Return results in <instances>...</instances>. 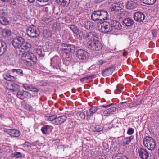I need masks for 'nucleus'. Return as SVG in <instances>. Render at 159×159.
Listing matches in <instances>:
<instances>
[{"mask_svg": "<svg viewBox=\"0 0 159 159\" xmlns=\"http://www.w3.org/2000/svg\"><path fill=\"white\" fill-rule=\"evenodd\" d=\"M81 24L82 26L87 30L93 29V23L90 21H88L87 20H83L81 21Z\"/></svg>", "mask_w": 159, "mask_h": 159, "instance_id": "f3484780", "label": "nucleus"}, {"mask_svg": "<svg viewBox=\"0 0 159 159\" xmlns=\"http://www.w3.org/2000/svg\"><path fill=\"white\" fill-rule=\"evenodd\" d=\"M113 103H111L109 105H103L102 106V107L104 108H107L109 107H110L111 106H112Z\"/></svg>", "mask_w": 159, "mask_h": 159, "instance_id": "09e8293b", "label": "nucleus"}, {"mask_svg": "<svg viewBox=\"0 0 159 159\" xmlns=\"http://www.w3.org/2000/svg\"><path fill=\"white\" fill-rule=\"evenodd\" d=\"M153 36L154 37H156L157 34V32L156 30H153L151 31Z\"/></svg>", "mask_w": 159, "mask_h": 159, "instance_id": "c03bdc74", "label": "nucleus"}, {"mask_svg": "<svg viewBox=\"0 0 159 159\" xmlns=\"http://www.w3.org/2000/svg\"><path fill=\"white\" fill-rule=\"evenodd\" d=\"M30 90L31 91V92H34L35 93H37L39 91V90L37 88L35 87L31 88V89Z\"/></svg>", "mask_w": 159, "mask_h": 159, "instance_id": "a18cd8bd", "label": "nucleus"}, {"mask_svg": "<svg viewBox=\"0 0 159 159\" xmlns=\"http://www.w3.org/2000/svg\"><path fill=\"white\" fill-rule=\"evenodd\" d=\"M123 7L121 2H118L113 3L111 6L110 9L112 11L117 12L121 10Z\"/></svg>", "mask_w": 159, "mask_h": 159, "instance_id": "4468645a", "label": "nucleus"}, {"mask_svg": "<svg viewBox=\"0 0 159 159\" xmlns=\"http://www.w3.org/2000/svg\"><path fill=\"white\" fill-rule=\"evenodd\" d=\"M1 117V116L0 115V117Z\"/></svg>", "mask_w": 159, "mask_h": 159, "instance_id": "774afa93", "label": "nucleus"}, {"mask_svg": "<svg viewBox=\"0 0 159 159\" xmlns=\"http://www.w3.org/2000/svg\"><path fill=\"white\" fill-rule=\"evenodd\" d=\"M95 32L94 31H92L89 33H85L83 31H80L78 32V33L81 39L87 40H89L93 36Z\"/></svg>", "mask_w": 159, "mask_h": 159, "instance_id": "9b49d317", "label": "nucleus"}, {"mask_svg": "<svg viewBox=\"0 0 159 159\" xmlns=\"http://www.w3.org/2000/svg\"><path fill=\"white\" fill-rule=\"evenodd\" d=\"M37 141H36L37 142ZM37 143V142H34L32 143V144L33 146H35L36 145V143Z\"/></svg>", "mask_w": 159, "mask_h": 159, "instance_id": "13d9d810", "label": "nucleus"}, {"mask_svg": "<svg viewBox=\"0 0 159 159\" xmlns=\"http://www.w3.org/2000/svg\"><path fill=\"white\" fill-rule=\"evenodd\" d=\"M138 153L141 159H148L149 157V153L148 150L143 148L138 149Z\"/></svg>", "mask_w": 159, "mask_h": 159, "instance_id": "1a4fd4ad", "label": "nucleus"}, {"mask_svg": "<svg viewBox=\"0 0 159 159\" xmlns=\"http://www.w3.org/2000/svg\"><path fill=\"white\" fill-rule=\"evenodd\" d=\"M143 143L146 146H147L148 149L152 150L154 149L156 143L155 141L152 138L148 137L144 139Z\"/></svg>", "mask_w": 159, "mask_h": 159, "instance_id": "39448f33", "label": "nucleus"}, {"mask_svg": "<svg viewBox=\"0 0 159 159\" xmlns=\"http://www.w3.org/2000/svg\"><path fill=\"white\" fill-rule=\"evenodd\" d=\"M134 132V129L131 128H129L127 132L128 135H131L133 134Z\"/></svg>", "mask_w": 159, "mask_h": 159, "instance_id": "58836bf2", "label": "nucleus"}, {"mask_svg": "<svg viewBox=\"0 0 159 159\" xmlns=\"http://www.w3.org/2000/svg\"><path fill=\"white\" fill-rule=\"evenodd\" d=\"M0 23L3 25H7L9 24V21L4 16L0 17Z\"/></svg>", "mask_w": 159, "mask_h": 159, "instance_id": "7c9ffc66", "label": "nucleus"}, {"mask_svg": "<svg viewBox=\"0 0 159 159\" xmlns=\"http://www.w3.org/2000/svg\"><path fill=\"white\" fill-rule=\"evenodd\" d=\"M145 17L144 14L140 12H137L134 15V17L135 20L139 22H143Z\"/></svg>", "mask_w": 159, "mask_h": 159, "instance_id": "2eb2a0df", "label": "nucleus"}, {"mask_svg": "<svg viewBox=\"0 0 159 159\" xmlns=\"http://www.w3.org/2000/svg\"><path fill=\"white\" fill-rule=\"evenodd\" d=\"M79 116H80V117L82 119H84L85 118V115L84 113L83 112H80L79 114Z\"/></svg>", "mask_w": 159, "mask_h": 159, "instance_id": "a19ab883", "label": "nucleus"}, {"mask_svg": "<svg viewBox=\"0 0 159 159\" xmlns=\"http://www.w3.org/2000/svg\"><path fill=\"white\" fill-rule=\"evenodd\" d=\"M7 46L6 43L0 40V56L6 52Z\"/></svg>", "mask_w": 159, "mask_h": 159, "instance_id": "a211bd4d", "label": "nucleus"}, {"mask_svg": "<svg viewBox=\"0 0 159 159\" xmlns=\"http://www.w3.org/2000/svg\"><path fill=\"white\" fill-rule=\"evenodd\" d=\"M137 6V3L134 1L130 0L129 1L127 4L126 7L128 9H133L135 8Z\"/></svg>", "mask_w": 159, "mask_h": 159, "instance_id": "aec40b11", "label": "nucleus"}, {"mask_svg": "<svg viewBox=\"0 0 159 159\" xmlns=\"http://www.w3.org/2000/svg\"><path fill=\"white\" fill-rule=\"evenodd\" d=\"M20 134L18 130L15 129H11V136L14 137H18Z\"/></svg>", "mask_w": 159, "mask_h": 159, "instance_id": "393cba45", "label": "nucleus"}, {"mask_svg": "<svg viewBox=\"0 0 159 159\" xmlns=\"http://www.w3.org/2000/svg\"><path fill=\"white\" fill-rule=\"evenodd\" d=\"M36 53L40 57H43L45 56L44 53H43L42 51L40 49H37L36 50Z\"/></svg>", "mask_w": 159, "mask_h": 159, "instance_id": "473e14b6", "label": "nucleus"}, {"mask_svg": "<svg viewBox=\"0 0 159 159\" xmlns=\"http://www.w3.org/2000/svg\"><path fill=\"white\" fill-rule=\"evenodd\" d=\"M52 63L55 66H59L60 64V59L58 56L53 57L51 60Z\"/></svg>", "mask_w": 159, "mask_h": 159, "instance_id": "412c9836", "label": "nucleus"}, {"mask_svg": "<svg viewBox=\"0 0 159 159\" xmlns=\"http://www.w3.org/2000/svg\"><path fill=\"white\" fill-rule=\"evenodd\" d=\"M55 7H54V8H53V12H54V13H55V12H54V11H55Z\"/></svg>", "mask_w": 159, "mask_h": 159, "instance_id": "e2e57ef3", "label": "nucleus"}, {"mask_svg": "<svg viewBox=\"0 0 159 159\" xmlns=\"http://www.w3.org/2000/svg\"><path fill=\"white\" fill-rule=\"evenodd\" d=\"M124 25L127 26H130L134 24V21L129 18L125 19L123 21Z\"/></svg>", "mask_w": 159, "mask_h": 159, "instance_id": "4be33fe9", "label": "nucleus"}, {"mask_svg": "<svg viewBox=\"0 0 159 159\" xmlns=\"http://www.w3.org/2000/svg\"><path fill=\"white\" fill-rule=\"evenodd\" d=\"M31 44L28 43L25 41L20 46L21 48L24 50H29L31 48Z\"/></svg>", "mask_w": 159, "mask_h": 159, "instance_id": "c85d7f7f", "label": "nucleus"}, {"mask_svg": "<svg viewBox=\"0 0 159 159\" xmlns=\"http://www.w3.org/2000/svg\"><path fill=\"white\" fill-rule=\"evenodd\" d=\"M27 35L32 38H36L39 35V32L37 28L33 26L27 29Z\"/></svg>", "mask_w": 159, "mask_h": 159, "instance_id": "0eeeda50", "label": "nucleus"}, {"mask_svg": "<svg viewBox=\"0 0 159 159\" xmlns=\"http://www.w3.org/2000/svg\"><path fill=\"white\" fill-rule=\"evenodd\" d=\"M98 109L97 107L95 106L91 107L89 110V114L88 113L87 116H93Z\"/></svg>", "mask_w": 159, "mask_h": 159, "instance_id": "bb28decb", "label": "nucleus"}, {"mask_svg": "<svg viewBox=\"0 0 159 159\" xmlns=\"http://www.w3.org/2000/svg\"><path fill=\"white\" fill-rule=\"evenodd\" d=\"M103 128L100 125H96L95 128V132H99L103 130Z\"/></svg>", "mask_w": 159, "mask_h": 159, "instance_id": "c9c22d12", "label": "nucleus"}, {"mask_svg": "<svg viewBox=\"0 0 159 159\" xmlns=\"http://www.w3.org/2000/svg\"><path fill=\"white\" fill-rule=\"evenodd\" d=\"M19 86L17 84L13 83L11 84V90L13 92H15L14 94H16V93L18 92V90L19 89Z\"/></svg>", "mask_w": 159, "mask_h": 159, "instance_id": "b1692460", "label": "nucleus"}, {"mask_svg": "<svg viewBox=\"0 0 159 159\" xmlns=\"http://www.w3.org/2000/svg\"><path fill=\"white\" fill-rule=\"evenodd\" d=\"M12 72H15L16 74L22 75L23 72L22 70L20 69H13L12 70Z\"/></svg>", "mask_w": 159, "mask_h": 159, "instance_id": "72a5a7b5", "label": "nucleus"}, {"mask_svg": "<svg viewBox=\"0 0 159 159\" xmlns=\"http://www.w3.org/2000/svg\"><path fill=\"white\" fill-rule=\"evenodd\" d=\"M87 52L82 49L78 50L76 52V55L77 57L80 60H84L87 57Z\"/></svg>", "mask_w": 159, "mask_h": 159, "instance_id": "dca6fc26", "label": "nucleus"}, {"mask_svg": "<svg viewBox=\"0 0 159 159\" xmlns=\"http://www.w3.org/2000/svg\"><path fill=\"white\" fill-rule=\"evenodd\" d=\"M112 107L103 111V114L105 116H109L113 114L116 110V104H113Z\"/></svg>", "mask_w": 159, "mask_h": 159, "instance_id": "f8f14e48", "label": "nucleus"}, {"mask_svg": "<svg viewBox=\"0 0 159 159\" xmlns=\"http://www.w3.org/2000/svg\"><path fill=\"white\" fill-rule=\"evenodd\" d=\"M156 0H140L143 3L148 5H153L156 2Z\"/></svg>", "mask_w": 159, "mask_h": 159, "instance_id": "c756f323", "label": "nucleus"}, {"mask_svg": "<svg viewBox=\"0 0 159 159\" xmlns=\"http://www.w3.org/2000/svg\"><path fill=\"white\" fill-rule=\"evenodd\" d=\"M98 27L102 32L105 33L110 32L113 29L111 26V24L107 22H105L102 24H100Z\"/></svg>", "mask_w": 159, "mask_h": 159, "instance_id": "423d86ee", "label": "nucleus"}, {"mask_svg": "<svg viewBox=\"0 0 159 159\" xmlns=\"http://www.w3.org/2000/svg\"><path fill=\"white\" fill-rule=\"evenodd\" d=\"M3 77L4 79L6 80L10 81V74L7 73L3 75Z\"/></svg>", "mask_w": 159, "mask_h": 159, "instance_id": "4c0bfd02", "label": "nucleus"}, {"mask_svg": "<svg viewBox=\"0 0 159 159\" xmlns=\"http://www.w3.org/2000/svg\"><path fill=\"white\" fill-rule=\"evenodd\" d=\"M3 33L5 34L7 36H10V30L8 29L5 30L3 31Z\"/></svg>", "mask_w": 159, "mask_h": 159, "instance_id": "37998d69", "label": "nucleus"}, {"mask_svg": "<svg viewBox=\"0 0 159 159\" xmlns=\"http://www.w3.org/2000/svg\"><path fill=\"white\" fill-rule=\"evenodd\" d=\"M61 48L62 50L66 54L67 56L69 57V58L70 53L73 52L75 50V47L74 45L66 43L62 44ZM67 58L68 57H67Z\"/></svg>", "mask_w": 159, "mask_h": 159, "instance_id": "20e7f679", "label": "nucleus"}, {"mask_svg": "<svg viewBox=\"0 0 159 159\" xmlns=\"http://www.w3.org/2000/svg\"><path fill=\"white\" fill-rule=\"evenodd\" d=\"M38 1L41 2H47L49 0H37Z\"/></svg>", "mask_w": 159, "mask_h": 159, "instance_id": "864d4df0", "label": "nucleus"}, {"mask_svg": "<svg viewBox=\"0 0 159 159\" xmlns=\"http://www.w3.org/2000/svg\"><path fill=\"white\" fill-rule=\"evenodd\" d=\"M16 2L15 1H11V7H12L14 9L16 8Z\"/></svg>", "mask_w": 159, "mask_h": 159, "instance_id": "ea45409f", "label": "nucleus"}, {"mask_svg": "<svg viewBox=\"0 0 159 159\" xmlns=\"http://www.w3.org/2000/svg\"><path fill=\"white\" fill-rule=\"evenodd\" d=\"M56 0V2H57L58 3H61V1H60V0Z\"/></svg>", "mask_w": 159, "mask_h": 159, "instance_id": "bf43d9fd", "label": "nucleus"}, {"mask_svg": "<svg viewBox=\"0 0 159 159\" xmlns=\"http://www.w3.org/2000/svg\"><path fill=\"white\" fill-rule=\"evenodd\" d=\"M87 46L89 49L94 51H99L102 49V45L99 41L98 35L96 32L88 41Z\"/></svg>", "mask_w": 159, "mask_h": 159, "instance_id": "f257e3e1", "label": "nucleus"}, {"mask_svg": "<svg viewBox=\"0 0 159 159\" xmlns=\"http://www.w3.org/2000/svg\"><path fill=\"white\" fill-rule=\"evenodd\" d=\"M111 26L113 29L112 30L114 31L117 32L120 30L122 28V25L120 23L116 20H111Z\"/></svg>", "mask_w": 159, "mask_h": 159, "instance_id": "ddd939ff", "label": "nucleus"}, {"mask_svg": "<svg viewBox=\"0 0 159 159\" xmlns=\"http://www.w3.org/2000/svg\"><path fill=\"white\" fill-rule=\"evenodd\" d=\"M25 41L24 38L21 37H17L13 39L12 45L15 48H19Z\"/></svg>", "mask_w": 159, "mask_h": 159, "instance_id": "9d476101", "label": "nucleus"}, {"mask_svg": "<svg viewBox=\"0 0 159 159\" xmlns=\"http://www.w3.org/2000/svg\"><path fill=\"white\" fill-rule=\"evenodd\" d=\"M30 108L31 109H32V107H30Z\"/></svg>", "mask_w": 159, "mask_h": 159, "instance_id": "338daca9", "label": "nucleus"}, {"mask_svg": "<svg viewBox=\"0 0 159 159\" xmlns=\"http://www.w3.org/2000/svg\"><path fill=\"white\" fill-rule=\"evenodd\" d=\"M15 80L16 78L15 77L12 76L11 75V81H14Z\"/></svg>", "mask_w": 159, "mask_h": 159, "instance_id": "3c124183", "label": "nucleus"}, {"mask_svg": "<svg viewBox=\"0 0 159 159\" xmlns=\"http://www.w3.org/2000/svg\"><path fill=\"white\" fill-rule=\"evenodd\" d=\"M143 102V100L141 99L140 100H138L136 101L135 102L133 103V105H134V106L136 107L138 105H140Z\"/></svg>", "mask_w": 159, "mask_h": 159, "instance_id": "f704fd0d", "label": "nucleus"}, {"mask_svg": "<svg viewBox=\"0 0 159 159\" xmlns=\"http://www.w3.org/2000/svg\"><path fill=\"white\" fill-rule=\"evenodd\" d=\"M4 159H10V158H6V157H5Z\"/></svg>", "mask_w": 159, "mask_h": 159, "instance_id": "0e129e2a", "label": "nucleus"}, {"mask_svg": "<svg viewBox=\"0 0 159 159\" xmlns=\"http://www.w3.org/2000/svg\"><path fill=\"white\" fill-rule=\"evenodd\" d=\"M4 131L5 133H7L10 135V134H9V133L10 132V129H5L4 130Z\"/></svg>", "mask_w": 159, "mask_h": 159, "instance_id": "603ef678", "label": "nucleus"}, {"mask_svg": "<svg viewBox=\"0 0 159 159\" xmlns=\"http://www.w3.org/2000/svg\"><path fill=\"white\" fill-rule=\"evenodd\" d=\"M34 96L28 92L22 91H18L16 94L17 97L21 99H23L25 98H30L31 97H34Z\"/></svg>", "mask_w": 159, "mask_h": 159, "instance_id": "6e6552de", "label": "nucleus"}, {"mask_svg": "<svg viewBox=\"0 0 159 159\" xmlns=\"http://www.w3.org/2000/svg\"><path fill=\"white\" fill-rule=\"evenodd\" d=\"M69 28L75 34H77L79 32L77 27L74 25H70L69 26Z\"/></svg>", "mask_w": 159, "mask_h": 159, "instance_id": "2f4dec72", "label": "nucleus"}, {"mask_svg": "<svg viewBox=\"0 0 159 159\" xmlns=\"http://www.w3.org/2000/svg\"><path fill=\"white\" fill-rule=\"evenodd\" d=\"M134 138L133 136L125 137L122 140L121 143L124 146L128 145L130 143Z\"/></svg>", "mask_w": 159, "mask_h": 159, "instance_id": "6ab92c4d", "label": "nucleus"}, {"mask_svg": "<svg viewBox=\"0 0 159 159\" xmlns=\"http://www.w3.org/2000/svg\"><path fill=\"white\" fill-rule=\"evenodd\" d=\"M28 1L30 2V3H33V2H34L35 1V0H28Z\"/></svg>", "mask_w": 159, "mask_h": 159, "instance_id": "4d7b16f0", "label": "nucleus"}, {"mask_svg": "<svg viewBox=\"0 0 159 159\" xmlns=\"http://www.w3.org/2000/svg\"><path fill=\"white\" fill-rule=\"evenodd\" d=\"M113 68L112 67L107 68L104 70L102 72V75L103 76H107L108 75L111 74L112 72Z\"/></svg>", "mask_w": 159, "mask_h": 159, "instance_id": "5701e85b", "label": "nucleus"}, {"mask_svg": "<svg viewBox=\"0 0 159 159\" xmlns=\"http://www.w3.org/2000/svg\"><path fill=\"white\" fill-rule=\"evenodd\" d=\"M103 63V61L102 60H100L99 61L98 64L99 65H102Z\"/></svg>", "mask_w": 159, "mask_h": 159, "instance_id": "5fc2aeb1", "label": "nucleus"}, {"mask_svg": "<svg viewBox=\"0 0 159 159\" xmlns=\"http://www.w3.org/2000/svg\"><path fill=\"white\" fill-rule=\"evenodd\" d=\"M67 117L66 116H63L57 117V116L53 115L47 116L46 120L48 121H51L53 124L59 125L64 122L66 120Z\"/></svg>", "mask_w": 159, "mask_h": 159, "instance_id": "7ed1b4c3", "label": "nucleus"}, {"mask_svg": "<svg viewBox=\"0 0 159 159\" xmlns=\"http://www.w3.org/2000/svg\"><path fill=\"white\" fill-rule=\"evenodd\" d=\"M23 87L24 88L27 90H30L31 88L26 84H24L23 85Z\"/></svg>", "mask_w": 159, "mask_h": 159, "instance_id": "de8ad7c7", "label": "nucleus"}, {"mask_svg": "<svg viewBox=\"0 0 159 159\" xmlns=\"http://www.w3.org/2000/svg\"><path fill=\"white\" fill-rule=\"evenodd\" d=\"M85 78H82V79H81V80H80V81H81V82H82V81H83V80H84V79H85Z\"/></svg>", "mask_w": 159, "mask_h": 159, "instance_id": "680f3d73", "label": "nucleus"}, {"mask_svg": "<svg viewBox=\"0 0 159 159\" xmlns=\"http://www.w3.org/2000/svg\"><path fill=\"white\" fill-rule=\"evenodd\" d=\"M43 10L44 11H45L46 13L48 12L49 11L48 8V7H46L43 8Z\"/></svg>", "mask_w": 159, "mask_h": 159, "instance_id": "8fccbe9b", "label": "nucleus"}, {"mask_svg": "<svg viewBox=\"0 0 159 159\" xmlns=\"http://www.w3.org/2000/svg\"><path fill=\"white\" fill-rule=\"evenodd\" d=\"M11 157H14V156H13V154H11Z\"/></svg>", "mask_w": 159, "mask_h": 159, "instance_id": "69168bd1", "label": "nucleus"}, {"mask_svg": "<svg viewBox=\"0 0 159 159\" xmlns=\"http://www.w3.org/2000/svg\"><path fill=\"white\" fill-rule=\"evenodd\" d=\"M14 156L16 158H19L22 157V155L20 152H16L14 154Z\"/></svg>", "mask_w": 159, "mask_h": 159, "instance_id": "79ce46f5", "label": "nucleus"}, {"mask_svg": "<svg viewBox=\"0 0 159 159\" xmlns=\"http://www.w3.org/2000/svg\"><path fill=\"white\" fill-rule=\"evenodd\" d=\"M51 126L49 125H46L42 127L41 129V131L43 133L45 134H48L49 130L50 129Z\"/></svg>", "mask_w": 159, "mask_h": 159, "instance_id": "a878e982", "label": "nucleus"}, {"mask_svg": "<svg viewBox=\"0 0 159 159\" xmlns=\"http://www.w3.org/2000/svg\"><path fill=\"white\" fill-rule=\"evenodd\" d=\"M117 89L120 91H121L123 89V87L121 85H117Z\"/></svg>", "mask_w": 159, "mask_h": 159, "instance_id": "49530a36", "label": "nucleus"}, {"mask_svg": "<svg viewBox=\"0 0 159 159\" xmlns=\"http://www.w3.org/2000/svg\"><path fill=\"white\" fill-rule=\"evenodd\" d=\"M91 18L95 21L107 20L109 18L107 12L104 10H98L94 11L91 16Z\"/></svg>", "mask_w": 159, "mask_h": 159, "instance_id": "f03ea898", "label": "nucleus"}, {"mask_svg": "<svg viewBox=\"0 0 159 159\" xmlns=\"http://www.w3.org/2000/svg\"><path fill=\"white\" fill-rule=\"evenodd\" d=\"M95 2L96 3H99L101 2L102 0H94Z\"/></svg>", "mask_w": 159, "mask_h": 159, "instance_id": "6e6d98bb", "label": "nucleus"}, {"mask_svg": "<svg viewBox=\"0 0 159 159\" xmlns=\"http://www.w3.org/2000/svg\"><path fill=\"white\" fill-rule=\"evenodd\" d=\"M26 59H30L33 62H34V60L35 59L34 54L30 52H27L25 56Z\"/></svg>", "mask_w": 159, "mask_h": 159, "instance_id": "cd10ccee", "label": "nucleus"}, {"mask_svg": "<svg viewBox=\"0 0 159 159\" xmlns=\"http://www.w3.org/2000/svg\"><path fill=\"white\" fill-rule=\"evenodd\" d=\"M127 103V102H121L120 103V104H123V103Z\"/></svg>", "mask_w": 159, "mask_h": 159, "instance_id": "052dcab7", "label": "nucleus"}, {"mask_svg": "<svg viewBox=\"0 0 159 159\" xmlns=\"http://www.w3.org/2000/svg\"><path fill=\"white\" fill-rule=\"evenodd\" d=\"M31 146L32 144L28 141L25 142V143L23 144V146L24 147L31 148Z\"/></svg>", "mask_w": 159, "mask_h": 159, "instance_id": "e433bc0d", "label": "nucleus"}]
</instances>
